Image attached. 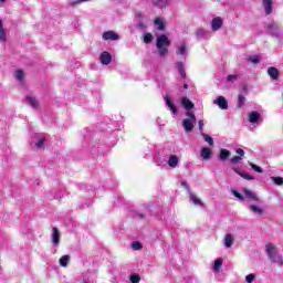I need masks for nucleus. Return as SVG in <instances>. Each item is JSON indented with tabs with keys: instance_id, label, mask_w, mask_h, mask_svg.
<instances>
[{
	"instance_id": "46",
	"label": "nucleus",
	"mask_w": 283,
	"mask_h": 283,
	"mask_svg": "<svg viewBox=\"0 0 283 283\" xmlns=\"http://www.w3.org/2000/svg\"><path fill=\"white\" fill-rule=\"evenodd\" d=\"M137 30H147V24H145L143 21H138L137 23Z\"/></svg>"
},
{
	"instance_id": "18",
	"label": "nucleus",
	"mask_w": 283,
	"mask_h": 283,
	"mask_svg": "<svg viewBox=\"0 0 283 283\" xmlns=\"http://www.w3.org/2000/svg\"><path fill=\"white\" fill-rule=\"evenodd\" d=\"M177 54L187 59V42H181V44L177 48Z\"/></svg>"
},
{
	"instance_id": "2",
	"label": "nucleus",
	"mask_w": 283,
	"mask_h": 283,
	"mask_svg": "<svg viewBox=\"0 0 283 283\" xmlns=\"http://www.w3.org/2000/svg\"><path fill=\"white\" fill-rule=\"evenodd\" d=\"M151 213V206L149 203H144L138 210L133 211L132 218L134 220H145Z\"/></svg>"
},
{
	"instance_id": "12",
	"label": "nucleus",
	"mask_w": 283,
	"mask_h": 283,
	"mask_svg": "<svg viewBox=\"0 0 283 283\" xmlns=\"http://www.w3.org/2000/svg\"><path fill=\"white\" fill-rule=\"evenodd\" d=\"M153 6L155 8H159V10H163V8H167V6H171V0H153Z\"/></svg>"
},
{
	"instance_id": "25",
	"label": "nucleus",
	"mask_w": 283,
	"mask_h": 283,
	"mask_svg": "<svg viewBox=\"0 0 283 283\" xmlns=\"http://www.w3.org/2000/svg\"><path fill=\"white\" fill-rule=\"evenodd\" d=\"M154 160L158 167H163V166L167 165V159L160 157V155L155 156Z\"/></svg>"
},
{
	"instance_id": "10",
	"label": "nucleus",
	"mask_w": 283,
	"mask_h": 283,
	"mask_svg": "<svg viewBox=\"0 0 283 283\" xmlns=\"http://www.w3.org/2000/svg\"><path fill=\"white\" fill-rule=\"evenodd\" d=\"M222 18L220 17H217L214 19H212L211 21V30L212 32H218V30H220V28H222Z\"/></svg>"
},
{
	"instance_id": "17",
	"label": "nucleus",
	"mask_w": 283,
	"mask_h": 283,
	"mask_svg": "<svg viewBox=\"0 0 283 283\" xmlns=\"http://www.w3.org/2000/svg\"><path fill=\"white\" fill-rule=\"evenodd\" d=\"M231 157V151L224 148L220 149L219 153V160H221V163H224L227 159H229Z\"/></svg>"
},
{
	"instance_id": "26",
	"label": "nucleus",
	"mask_w": 283,
	"mask_h": 283,
	"mask_svg": "<svg viewBox=\"0 0 283 283\" xmlns=\"http://www.w3.org/2000/svg\"><path fill=\"white\" fill-rule=\"evenodd\" d=\"M243 192H244L245 198H248L249 200L258 201V196H255V193H253L251 190L244 189Z\"/></svg>"
},
{
	"instance_id": "23",
	"label": "nucleus",
	"mask_w": 283,
	"mask_h": 283,
	"mask_svg": "<svg viewBox=\"0 0 283 283\" xmlns=\"http://www.w3.org/2000/svg\"><path fill=\"white\" fill-rule=\"evenodd\" d=\"M247 103V97L242 94L238 96L237 107L238 109H242Z\"/></svg>"
},
{
	"instance_id": "15",
	"label": "nucleus",
	"mask_w": 283,
	"mask_h": 283,
	"mask_svg": "<svg viewBox=\"0 0 283 283\" xmlns=\"http://www.w3.org/2000/svg\"><path fill=\"white\" fill-rule=\"evenodd\" d=\"M268 74H269L270 78H272V81H277V78H280V71H277V69H275V66L269 67Z\"/></svg>"
},
{
	"instance_id": "52",
	"label": "nucleus",
	"mask_w": 283,
	"mask_h": 283,
	"mask_svg": "<svg viewBox=\"0 0 283 283\" xmlns=\"http://www.w3.org/2000/svg\"><path fill=\"white\" fill-rule=\"evenodd\" d=\"M85 1H90V0H75L72 2V6H78L81 3H85Z\"/></svg>"
},
{
	"instance_id": "6",
	"label": "nucleus",
	"mask_w": 283,
	"mask_h": 283,
	"mask_svg": "<svg viewBox=\"0 0 283 283\" xmlns=\"http://www.w3.org/2000/svg\"><path fill=\"white\" fill-rule=\"evenodd\" d=\"M213 103L214 105H218L220 109H229V101H227L222 95L218 96Z\"/></svg>"
},
{
	"instance_id": "35",
	"label": "nucleus",
	"mask_w": 283,
	"mask_h": 283,
	"mask_svg": "<svg viewBox=\"0 0 283 283\" xmlns=\"http://www.w3.org/2000/svg\"><path fill=\"white\" fill-rule=\"evenodd\" d=\"M221 268H222V258H219L214 261L212 269L214 271H220Z\"/></svg>"
},
{
	"instance_id": "32",
	"label": "nucleus",
	"mask_w": 283,
	"mask_h": 283,
	"mask_svg": "<svg viewBox=\"0 0 283 283\" xmlns=\"http://www.w3.org/2000/svg\"><path fill=\"white\" fill-rule=\"evenodd\" d=\"M0 41L6 42V31L3 30V20L0 18Z\"/></svg>"
},
{
	"instance_id": "36",
	"label": "nucleus",
	"mask_w": 283,
	"mask_h": 283,
	"mask_svg": "<svg viewBox=\"0 0 283 283\" xmlns=\"http://www.w3.org/2000/svg\"><path fill=\"white\" fill-rule=\"evenodd\" d=\"M15 78H17V81H19L20 83H23L24 73H23L22 70H17V71H15Z\"/></svg>"
},
{
	"instance_id": "44",
	"label": "nucleus",
	"mask_w": 283,
	"mask_h": 283,
	"mask_svg": "<svg viewBox=\"0 0 283 283\" xmlns=\"http://www.w3.org/2000/svg\"><path fill=\"white\" fill-rule=\"evenodd\" d=\"M250 167L253 169V171H256V174H262L264 171L260 166L255 164H250Z\"/></svg>"
},
{
	"instance_id": "28",
	"label": "nucleus",
	"mask_w": 283,
	"mask_h": 283,
	"mask_svg": "<svg viewBox=\"0 0 283 283\" xmlns=\"http://www.w3.org/2000/svg\"><path fill=\"white\" fill-rule=\"evenodd\" d=\"M238 78H240V75L238 74H231V75H228L226 77V82L230 83V84H233L235 83V81H238Z\"/></svg>"
},
{
	"instance_id": "39",
	"label": "nucleus",
	"mask_w": 283,
	"mask_h": 283,
	"mask_svg": "<svg viewBox=\"0 0 283 283\" xmlns=\"http://www.w3.org/2000/svg\"><path fill=\"white\" fill-rule=\"evenodd\" d=\"M151 41H154V35L151 33L144 34V43L149 44Z\"/></svg>"
},
{
	"instance_id": "55",
	"label": "nucleus",
	"mask_w": 283,
	"mask_h": 283,
	"mask_svg": "<svg viewBox=\"0 0 283 283\" xmlns=\"http://www.w3.org/2000/svg\"><path fill=\"white\" fill-rule=\"evenodd\" d=\"M179 74H180L181 78H187V73H185V69L179 71Z\"/></svg>"
},
{
	"instance_id": "21",
	"label": "nucleus",
	"mask_w": 283,
	"mask_h": 283,
	"mask_svg": "<svg viewBox=\"0 0 283 283\" xmlns=\"http://www.w3.org/2000/svg\"><path fill=\"white\" fill-rule=\"evenodd\" d=\"M166 101V105L167 107L170 109V112H172V114H178V108L176 107V105H174V102H171V99H169V97H165Z\"/></svg>"
},
{
	"instance_id": "43",
	"label": "nucleus",
	"mask_w": 283,
	"mask_h": 283,
	"mask_svg": "<svg viewBox=\"0 0 283 283\" xmlns=\"http://www.w3.org/2000/svg\"><path fill=\"white\" fill-rule=\"evenodd\" d=\"M129 281H130L132 283H139V282H140V275H138V274H132V275L129 276Z\"/></svg>"
},
{
	"instance_id": "41",
	"label": "nucleus",
	"mask_w": 283,
	"mask_h": 283,
	"mask_svg": "<svg viewBox=\"0 0 283 283\" xmlns=\"http://www.w3.org/2000/svg\"><path fill=\"white\" fill-rule=\"evenodd\" d=\"M272 182H274V185L277 186H282L283 185V178L282 177H271Z\"/></svg>"
},
{
	"instance_id": "37",
	"label": "nucleus",
	"mask_w": 283,
	"mask_h": 283,
	"mask_svg": "<svg viewBox=\"0 0 283 283\" xmlns=\"http://www.w3.org/2000/svg\"><path fill=\"white\" fill-rule=\"evenodd\" d=\"M248 61L250 63H254V65H258V63H260V55H251L248 57Z\"/></svg>"
},
{
	"instance_id": "51",
	"label": "nucleus",
	"mask_w": 283,
	"mask_h": 283,
	"mask_svg": "<svg viewBox=\"0 0 283 283\" xmlns=\"http://www.w3.org/2000/svg\"><path fill=\"white\" fill-rule=\"evenodd\" d=\"M240 160H242V157H240V156H234L231 158V163H233V164L240 163Z\"/></svg>"
},
{
	"instance_id": "48",
	"label": "nucleus",
	"mask_w": 283,
	"mask_h": 283,
	"mask_svg": "<svg viewBox=\"0 0 283 283\" xmlns=\"http://www.w3.org/2000/svg\"><path fill=\"white\" fill-rule=\"evenodd\" d=\"M135 17H136L137 21H143V19H145V14H143V12H136Z\"/></svg>"
},
{
	"instance_id": "19",
	"label": "nucleus",
	"mask_w": 283,
	"mask_h": 283,
	"mask_svg": "<svg viewBox=\"0 0 283 283\" xmlns=\"http://www.w3.org/2000/svg\"><path fill=\"white\" fill-rule=\"evenodd\" d=\"M167 163L172 169H176L178 167V163H180V158H178L176 155H172L169 157Z\"/></svg>"
},
{
	"instance_id": "38",
	"label": "nucleus",
	"mask_w": 283,
	"mask_h": 283,
	"mask_svg": "<svg viewBox=\"0 0 283 283\" xmlns=\"http://www.w3.org/2000/svg\"><path fill=\"white\" fill-rule=\"evenodd\" d=\"M239 176H241V178H244V180H255V177L249 175V172L241 171L239 172Z\"/></svg>"
},
{
	"instance_id": "13",
	"label": "nucleus",
	"mask_w": 283,
	"mask_h": 283,
	"mask_svg": "<svg viewBox=\"0 0 283 283\" xmlns=\"http://www.w3.org/2000/svg\"><path fill=\"white\" fill-rule=\"evenodd\" d=\"M260 118H262V115L258 111H253L249 114V123H252L253 125L260 123Z\"/></svg>"
},
{
	"instance_id": "56",
	"label": "nucleus",
	"mask_w": 283,
	"mask_h": 283,
	"mask_svg": "<svg viewBox=\"0 0 283 283\" xmlns=\"http://www.w3.org/2000/svg\"><path fill=\"white\" fill-rule=\"evenodd\" d=\"M205 125V123L202 120H199V132L200 134H202V126Z\"/></svg>"
},
{
	"instance_id": "4",
	"label": "nucleus",
	"mask_w": 283,
	"mask_h": 283,
	"mask_svg": "<svg viewBox=\"0 0 283 283\" xmlns=\"http://www.w3.org/2000/svg\"><path fill=\"white\" fill-rule=\"evenodd\" d=\"M186 116L188 118H185L181 123L185 132H187L188 134L190 132H193V125H196L197 118H196V114H193V112H186Z\"/></svg>"
},
{
	"instance_id": "50",
	"label": "nucleus",
	"mask_w": 283,
	"mask_h": 283,
	"mask_svg": "<svg viewBox=\"0 0 283 283\" xmlns=\"http://www.w3.org/2000/svg\"><path fill=\"white\" fill-rule=\"evenodd\" d=\"M182 187H185V189H187V192L190 195L191 193V188L189 187V184H187V181H184L181 184Z\"/></svg>"
},
{
	"instance_id": "58",
	"label": "nucleus",
	"mask_w": 283,
	"mask_h": 283,
	"mask_svg": "<svg viewBox=\"0 0 283 283\" xmlns=\"http://www.w3.org/2000/svg\"><path fill=\"white\" fill-rule=\"evenodd\" d=\"M184 90H189V84L185 83L184 84Z\"/></svg>"
},
{
	"instance_id": "30",
	"label": "nucleus",
	"mask_w": 283,
	"mask_h": 283,
	"mask_svg": "<svg viewBox=\"0 0 283 283\" xmlns=\"http://www.w3.org/2000/svg\"><path fill=\"white\" fill-rule=\"evenodd\" d=\"M201 136H202L203 140L206 143H208V145H210V147H213V137H211L205 133H201Z\"/></svg>"
},
{
	"instance_id": "54",
	"label": "nucleus",
	"mask_w": 283,
	"mask_h": 283,
	"mask_svg": "<svg viewBox=\"0 0 283 283\" xmlns=\"http://www.w3.org/2000/svg\"><path fill=\"white\" fill-rule=\"evenodd\" d=\"M235 153H237L239 156H244V149H242V148H238V149L235 150Z\"/></svg>"
},
{
	"instance_id": "9",
	"label": "nucleus",
	"mask_w": 283,
	"mask_h": 283,
	"mask_svg": "<svg viewBox=\"0 0 283 283\" xmlns=\"http://www.w3.org/2000/svg\"><path fill=\"white\" fill-rule=\"evenodd\" d=\"M180 103H181V106L184 107V109H186L187 112H191V109H193V107H196L193 102H191V99H189L188 97H181Z\"/></svg>"
},
{
	"instance_id": "3",
	"label": "nucleus",
	"mask_w": 283,
	"mask_h": 283,
	"mask_svg": "<svg viewBox=\"0 0 283 283\" xmlns=\"http://www.w3.org/2000/svg\"><path fill=\"white\" fill-rule=\"evenodd\" d=\"M265 251L268 253V258L273 262L274 264H279V266H282L283 260L282 255L277 254L275 251V247L271 243L265 245Z\"/></svg>"
},
{
	"instance_id": "42",
	"label": "nucleus",
	"mask_w": 283,
	"mask_h": 283,
	"mask_svg": "<svg viewBox=\"0 0 283 283\" xmlns=\"http://www.w3.org/2000/svg\"><path fill=\"white\" fill-rule=\"evenodd\" d=\"M132 248L134 249V251H140V249H143V244L138 241H134L132 243Z\"/></svg>"
},
{
	"instance_id": "16",
	"label": "nucleus",
	"mask_w": 283,
	"mask_h": 283,
	"mask_svg": "<svg viewBox=\"0 0 283 283\" xmlns=\"http://www.w3.org/2000/svg\"><path fill=\"white\" fill-rule=\"evenodd\" d=\"M189 196H190V201H191L196 207H202V208H205V202H202V200H200V198H198V197L196 196V193L190 192Z\"/></svg>"
},
{
	"instance_id": "8",
	"label": "nucleus",
	"mask_w": 283,
	"mask_h": 283,
	"mask_svg": "<svg viewBox=\"0 0 283 283\" xmlns=\"http://www.w3.org/2000/svg\"><path fill=\"white\" fill-rule=\"evenodd\" d=\"M102 36L104 41H118V39H120V35L114 31H106Z\"/></svg>"
},
{
	"instance_id": "59",
	"label": "nucleus",
	"mask_w": 283,
	"mask_h": 283,
	"mask_svg": "<svg viewBox=\"0 0 283 283\" xmlns=\"http://www.w3.org/2000/svg\"><path fill=\"white\" fill-rule=\"evenodd\" d=\"M0 3H6V0H0Z\"/></svg>"
},
{
	"instance_id": "33",
	"label": "nucleus",
	"mask_w": 283,
	"mask_h": 283,
	"mask_svg": "<svg viewBox=\"0 0 283 283\" xmlns=\"http://www.w3.org/2000/svg\"><path fill=\"white\" fill-rule=\"evenodd\" d=\"M44 145H45V137L42 136V137H40V138L38 139V142L35 143V147H36L38 149H43Z\"/></svg>"
},
{
	"instance_id": "34",
	"label": "nucleus",
	"mask_w": 283,
	"mask_h": 283,
	"mask_svg": "<svg viewBox=\"0 0 283 283\" xmlns=\"http://www.w3.org/2000/svg\"><path fill=\"white\" fill-rule=\"evenodd\" d=\"M67 264H70V255H63L60 259V265L65 268Z\"/></svg>"
},
{
	"instance_id": "5",
	"label": "nucleus",
	"mask_w": 283,
	"mask_h": 283,
	"mask_svg": "<svg viewBox=\"0 0 283 283\" xmlns=\"http://www.w3.org/2000/svg\"><path fill=\"white\" fill-rule=\"evenodd\" d=\"M265 31L272 38L280 39V29L277 28V23L270 22L265 25Z\"/></svg>"
},
{
	"instance_id": "57",
	"label": "nucleus",
	"mask_w": 283,
	"mask_h": 283,
	"mask_svg": "<svg viewBox=\"0 0 283 283\" xmlns=\"http://www.w3.org/2000/svg\"><path fill=\"white\" fill-rule=\"evenodd\" d=\"M233 171H235V174H238L240 176V174H242V171H240L238 168H232Z\"/></svg>"
},
{
	"instance_id": "47",
	"label": "nucleus",
	"mask_w": 283,
	"mask_h": 283,
	"mask_svg": "<svg viewBox=\"0 0 283 283\" xmlns=\"http://www.w3.org/2000/svg\"><path fill=\"white\" fill-rule=\"evenodd\" d=\"M175 65L178 72H181L182 70H185V64L182 62H176Z\"/></svg>"
},
{
	"instance_id": "7",
	"label": "nucleus",
	"mask_w": 283,
	"mask_h": 283,
	"mask_svg": "<svg viewBox=\"0 0 283 283\" xmlns=\"http://www.w3.org/2000/svg\"><path fill=\"white\" fill-rule=\"evenodd\" d=\"M51 241L53 247H59V244H61V232L59 231V228H53Z\"/></svg>"
},
{
	"instance_id": "40",
	"label": "nucleus",
	"mask_w": 283,
	"mask_h": 283,
	"mask_svg": "<svg viewBox=\"0 0 283 283\" xmlns=\"http://www.w3.org/2000/svg\"><path fill=\"white\" fill-rule=\"evenodd\" d=\"M232 196H234V198H238L241 202H244V196H242L240 192H238V190H231Z\"/></svg>"
},
{
	"instance_id": "53",
	"label": "nucleus",
	"mask_w": 283,
	"mask_h": 283,
	"mask_svg": "<svg viewBox=\"0 0 283 283\" xmlns=\"http://www.w3.org/2000/svg\"><path fill=\"white\" fill-rule=\"evenodd\" d=\"M176 283H191V279L190 277H184L182 281H176Z\"/></svg>"
},
{
	"instance_id": "22",
	"label": "nucleus",
	"mask_w": 283,
	"mask_h": 283,
	"mask_svg": "<svg viewBox=\"0 0 283 283\" xmlns=\"http://www.w3.org/2000/svg\"><path fill=\"white\" fill-rule=\"evenodd\" d=\"M233 235L232 234H226L224 237V248L226 249H231L233 247Z\"/></svg>"
},
{
	"instance_id": "20",
	"label": "nucleus",
	"mask_w": 283,
	"mask_h": 283,
	"mask_svg": "<svg viewBox=\"0 0 283 283\" xmlns=\"http://www.w3.org/2000/svg\"><path fill=\"white\" fill-rule=\"evenodd\" d=\"M25 101L31 107H33V109H36V107H39V101L35 99V97L28 95L25 97Z\"/></svg>"
},
{
	"instance_id": "14",
	"label": "nucleus",
	"mask_w": 283,
	"mask_h": 283,
	"mask_svg": "<svg viewBox=\"0 0 283 283\" xmlns=\"http://www.w3.org/2000/svg\"><path fill=\"white\" fill-rule=\"evenodd\" d=\"M263 8L265 14H273V0H263Z\"/></svg>"
},
{
	"instance_id": "49",
	"label": "nucleus",
	"mask_w": 283,
	"mask_h": 283,
	"mask_svg": "<svg viewBox=\"0 0 283 283\" xmlns=\"http://www.w3.org/2000/svg\"><path fill=\"white\" fill-rule=\"evenodd\" d=\"M61 198H63V192H61V190H59L55 192L54 200H61Z\"/></svg>"
},
{
	"instance_id": "1",
	"label": "nucleus",
	"mask_w": 283,
	"mask_h": 283,
	"mask_svg": "<svg viewBox=\"0 0 283 283\" xmlns=\"http://www.w3.org/2000/svg\"><path fill=\"white\" fill-rule=\"evenodd\" d=\"M169 45H171V40L166 34L157 36L156 48L159 56H167L169 54Z\"/></svg>"
},
{
	"instance_id": "45",
	"label": "nucleus",
	"mask_w": 283,
	"mask_h": 283,
	"mask_svg": "<svg viewBox=\"0 0 283 283\" xmlns=\"http://www.w3.org/2000/svg\"><path fill=\"white\" fill-rule=\"evenodd\" d=\"M254 280H255V274H253V273L248 274V275L245 276V281H247L248 283H253Z\"/></svg>"
},
{
	"instance_id": "29",
	"label": "nucleus",
	"mask_w": 283,
	"mask_h": 283,
	"mask_svg": "<svg viewBox=\"0 0 283 283\" xmlns=\"http://www.w3.org/2000/svg\"><path fill=\"white\" fill-rule=\"evenodd\" d=\"M196 36L200 41V39H205L207 36V31L205 29H197Z\"/></svg>"
},
{
	"instance_id": "27",
	"label": "nucleus",
	"mask_w": 283,
	"mask_h": 283,
	"mask_svg": "<svg viewBox=\"0 0 283 283\" xmlns=\"http://www.w3.org/2000/svg\"><path fill=\"white\" fill-rule=\"evenodd\" d=\"M249 208L251 209V211H253V213H256V216H262L264 213V209L255 205H251Z\"/></svg>"
},
{
	"instance_id": "11",
	"label": "nucleus",
	"mask_w": 283,
	"mask_h": 283,
	"mask_svg": "<svg viewBox=\"0 0 283 283\" xmlns=\"http://www.w3.org/2000/svg\"><path fill=\"white\" fill-rule=\"evenodd\" d=\"M99 61L102 65H109L112 63V54L107 51H104L99 56Z\"/></svg>"
},
{
	"instance_id": "24",
	"label": "nucleus",
	"mask_w": 283,
	"mask_h": 283,
	"mask_svg": "<svg viewBox=\"0 0 283 283\" xmlns=\"http://www.w3.org/2000/svg\"><path fill=\"white\" fill-rule=\"evenodd\" d=\"M201 158H203V160H209V158H211V148H202L201 149Z\"/></svg>"
},
{
	"instance_id": "31",
	"label": "nucleus",
	"mask_w": 283,
	"mask_h": 283,
	"mask_svg": "<svg viewBox=\"0 0 283 283\" xmlns=\"http://www.w3.org/2000/svg\"><path fill=\"white\" fill-rule=\"evenodd\" d=\"M155 25H157V30H165V22L160 18L155 19Z\"/></svg>"
}]
</instances>
